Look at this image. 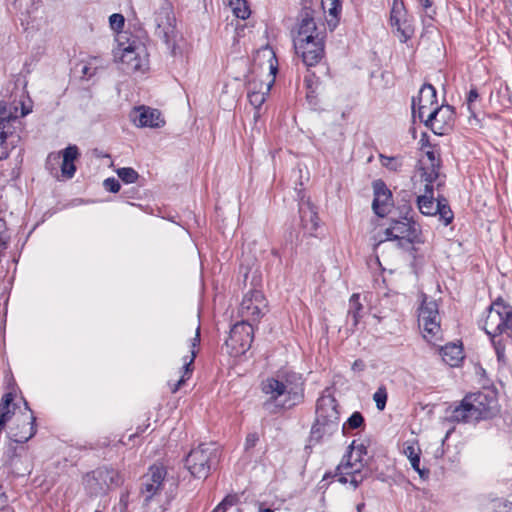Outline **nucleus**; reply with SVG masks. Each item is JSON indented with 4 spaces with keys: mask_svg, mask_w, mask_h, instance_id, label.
<instances>
[{
    "mask_svg": "<svg viewBox=\"0 0 512 512\" xmlns=\"http://www.w3.org/2000/svg\"><path fill=\"white\" fill-rule=\"evenodd\" d=\"M418 323L419 327L422 329L423 337L428 342H433L440 338V316L435 300L423 299L421 307L419 308Z\"/></svg>",
    "mask_w": 512,
    "mask_h": 512,
    "instance_id": "nucleus-11",
    "label": "nucleus"
},
{
    "mask_svg": "<svg viewBox=\"0 0 512 512\" xmlns=\"http://www.w3.org/2000/svg\"><path fill=\"white\" fill-rule=\"evenodd\" d=\"M494 512H512V503L507 501L498 502Z\"/></svg>",
    "mask_w": 512,
    "mask_h": 512,
    "instance_id": "nucleus-45",
    "label": "nucleus"
},
{
    "mask_svg": "<svg viewBox=\"0 0 512 512\" xmlns=\"http://www.w3.org/2000/svg\"><path fill=\"white\" fill-rule=\"evenodd\" d=\"M362 304L360 303L359 294H353L349 300L348 317L352 319L353 325H357L360 319V311Z\"/></svg>",
    "mask_w": 512,
    "mask_h": 512,
    "instance_id": "nucleus-31",
    "label": "nucleus"
},
{
    "mask_svg": "<svg viewBox=\"0 0 512 512\" xmlns=\"http://www.w3.org/2000/svg\"><path fill=\"white\" fill-rule=\"evenodd\" d=\"M374 200L372 208L380 217H384L390 211L392 206V194L382 181H376L373 184Z\"/></svg>",
    "mask_w": 512,
    "mask_h": 512,
    "instance_id": "nucleus-24",
    "label": "nucleus"
},
{
    "mask_svg": "<svg viewBox=\"0 0 512 512\" xmlns=\"http://www.w3.org/2000/svg\"><path fill=\"white\" fill-rule=\"evenodd\" d=\"M363 422L364 418L362 414L360 412H354L343 424L342 431L346 434L349 429H357L361 427Z\"/></svg>",
    "mask_w": 512,
    "mask_h": 512,
    "instance_id": "nucleus-35",
    "label": "nucleus"
},
{
    "mask_svg": "<svg viewBox=\"0 0 512 512\" xmlns=\"http://www.w3.org/2000/svg\"><path fill=\"white\" fill-rule=\"evenodd\" d=\"M386 241L396 242L397 247L404 248L408 244L420 242L419 225L408 218L394 220L390 226L375 236L376 245Z\"/></svg>",
    "mask_w": 512,
    "mask_h": 512,
    "instance_id": "nucleus-8",
    "label": "nucleus"
},
{
    "mask_svg": "<svg viewBox=\"0 0 512 512\" xmlns=\"http://www.w3.org/2000/svg\"><path fill=\"white\" fill-rule=\"evenodd\" d=\"M322 8L324 12L328 13L327 25L329 29L334 30L339 22V15L341 12V0H322Z\"/></svg>",
    "mask_w": 512,
    "mask_h": 512,
    "instance_id": "nucleus-27",
    "label": "nucleus"
},
{
    "mask_svg": "<svg viewBox=\"0 0 512 512\" xmlns=\"http://www.w3.org/2000/svg\"><path fill=\"white\" fill-rule=\"evenodd\" d=\"M14 107H18V106L15 104H8V111H13Z\"/></svg>",
    "mask_w": 512,
    "mask_h": 512,
    "instance_id": "nucleus-52",
    "label": "nucleus"
},
{
    "mask_svg": "<svg viewBox=\"0 0 512 512\" xmlns=\"http://www.w3.org/2000/svg\"><path fill=\"white\" fill-rule=\"evenodd\" d=\"M103 186L107 191L112 192V193H116L120 189V183L115 178L105 179L103 182Z\"/></svg>",
    "mask_w": 512,
    "mask_h": 512,
    "instance_id": "nucleus-43",
    "label": "nucleus"
},
{
    "mask_svg": "<svg viewBox=\"0 0 512 512\" xmlns=\"http://www.w3.org/2000/svg\"><path fill=\"white\" fill-rule=\"evenodd\" d=\"M390 24L396 30L400 42L405 43L413 37L415 31L413 19L407 14L402 2L393 3Z\"/></svg>",
    "mask_w": 512,
    "mask_h": 512,
    "instance_id": "nucleus-15",
    "label": "nucleus"
},
{
    "mask_svg": "<svg viewBox=\"0 0 512 512\" xmlns=\"http://www.w3.org/2000/svg\"><path fill=\"white\" fill-rule=\"evenodd\" d=\"M11 235L7 227V223L0 218V260L10 244Z\"/></svg>",
    "mask_w": 512,
    "mask_h": 512,
    "instance_id": "nucleus-33",
    "label": "nucleus"
},
{
    "mask_svg": "<svg viewBox=\"0 0 512 512\" xmlns=\"http://www.w3.org/2000/svg\"><path fill=\"white\" fill-rule=\"evenodd\" d=\"M254 338V328L251 323L240 321L234 324L225 342L227 353L237 357L244 354L250 347Z\"/></svg>",
    "mask_w": 512,
    "mask_h": 512,
    "instance_id": "nucleus-12",
    "label": "nucleus"
},
{
    "mask_svg": "<svg viewBox=\"0 0 512 512\" xmlns=\"http://www.w3.org/2000/svg\"><path fill=\"white\" fill-rule=\"evenodd\" d=\"M109 23L113 30L119 31L124 26V17L121 14L115 13L109 17Z\"/></svg>",
    "mask_w": 512,
    "mask_h": 512,
    "instance_id": "nucleus-40",
    "label": "nucleus"
},
{
    "mask_svg": "<svg viewBox=\"0 0 512 512\" xmlns=\"http://www.w3.org/2000/svg\"><path fill=\"white\" fill-rule=\"evenodd\" d=\"M353 370L361 371L364 369V363L361 360H356L352 366Z\"/></svg>",
    "mask_w": 512,
    "mask_h": 512,
    "instance_id": "nucleus-49",
    "label": "nucleus"
},
{
    "mask_svg": "<svg viewBox=\"0 0 512 512\" xmlns=\"http://www.w3.org/2000/svg\"><path fill=\"white\" fill-rule=\"evenodd\" d=\"M441 356L446 364L456 367L464 359L462 346L456 343L446 344L441 348Z\"/></svg>",
    "mask_w": 512,
    "mask_h": 512,
    "instance_id": "nucleus-26",
    "label": "nucleus"
},
{
    "mask_svg": "<svg viewBox=\"0 0 512 512\" xmlns=\"http://www.w3.org/2000/svg\"><path fill=\"white\" fill-rule=\"evenodd\" d=\"M233 14L240 19H247L250 16V9L246 0H227Z\"/></svg>",
    "mask_w": 512,
    "mask_h": 512,
    "instance_id": "nucleus-30",
    "label": "nucleus"
},
{
    "mask_svg": "<svg viewBox=\"0 0 512 512\" xmlns=\"http://www.w3.org/2000/svg\"><path fill=\"white\" fill-rule=\"evenodd\" d=\"M366 455V448L362 444L356 445L353 441L349 446V451L343 457L338 466V481L341 483H349L356 488L362 482L361 474L363 457Z\"/></svg>",
    "mask_w": 512,
    "mask_h": 512,
    "instance_id": "nucleus-9",
    "label": "nucleus"
},
{
    "mask_svg": "<svg viewBox=\"0 0 512 512\" xmlns=\"http://www.w3.org/2000/svg\"><path fill=\"white\" fill-rule=\"evenodd\" d=\"M262 391L277 406L292 408L300 404L304 398V382L294 372L278 374L262 383Z\"/></svg>",
    "mask_w": 512,
    "mask_h": 512,
    "instance_id": "nucleus-3",
    "label": "nucleus"
},
{
    "mask_svg": "<svg viewBox=\"0 0 512 512\" xmlns=\"http://www.w3.org/2000/svg\"><path fill=\"white\" fill-rule=\"evenodd\" d=\"M254 118H255V120H257V119L259 118V113H258V112H256V113L254 114Z\"/></svg>",
    "mask_w": 512,
    "mask_h": 512,
    "instance_id": "nucleus-53",
    "label": "nucleus"
},
{
    "mask_svg": "<svg viewBox=\"0 0 512 512\" xmlns=\"http://www.w3.org/2000/svg\"><path fill=\"white\" fill-rule=\"evenodd\" d=\"M454 121V112L450 106H436L427 113L423 120L426 126L437 135H444L451 129Z\"/></svg>",
    "mask_w": 512,
    "mask_h": 512,
    "instance_id": "nucleus-16",
    "label": "nucleus"
},
{
    "mask_svg": "<svg viewBox=\"0 0 512 512\" xmlns=\"http://www.w3.org/2000/svg\"><path fill=\"white\" fill-rule=\"evenodd\" d=\"M254 63L261 68V75L265 74L269 78L266 82L260 83L259 90H257L255 79L248 80V100L255 109H258L265 102L266 96L274 84L278 71V60L274 50L269 46H265L256 52Z\"/></svg>",
    "mask_w": 512,
    "mask_h": 512,
    "instance_id": "nucleus-5",
    "label": "nucleus"
},
{
    "mask_svg": "<svg viewBox=\"0 0 512 512\" xmlns=\"http://www.w3.org/2000/svg\"><path fill=\"white\" fill-rule=\"evenodd\" d=\"M258 68H259V73L257 74V76L251 78V79H255L256 80V82H257V90L260 89V83L261 82H266L269 79L265 74L261 75V68L259 66H258Z\"/></svg>",
    "mask_w": 512,
    "mask_h": 512,
    "instance_id": "nucleus-47",
    "label": "nucleus"
},
{
    "mask_svg": "<svg viewBox=\"0 0 512 512\" xmlns=\"http://www.w3.org/2000/svg\"><path fill=\"white\" fill-rule=\"evenodd\" d=\"M322 36L318 32L316 23L309 10H305L301 14L297 35L294 38V48H302V43L309 39Z\"/></svg>",
    "mask_w": 512,
    "mask_h": 512,
    "instance_id": "nucleus-23",
    "label": "nucleus"
},
{
    "mask_svg": "<svg viewBox=\"0 0 512 512\" xmlns=\"http://www.w3.org/2000/svg\"><path fill=\"white\" fill-rule=\"evenodd\" d=\"M6 138L5 126L0 124V160L8 156V151L4 146Z\"/></svg>",
    "mask_w": 512,
    "mask_h": 512,
    "instance_id": "nucleus-42",
    "label": "nucleus"
},
{
    "mask_svg": "<svg viewBox=\"0 0 512 512\" xmlns=\"http://www.w3.org/2000/svg\"><path fill=\"white\" fill-rule=\"evenodd\" d=\"M422 7L425 11V16L429 19H433V15L435 14V11L432 9V2L430 0H421Z\"/></svg>",
    "mask_w": 512,
    "mask_h": 512,
    "instance_id": "nucleus-46",
    "label": "nucleus"
},
{
    "mask_svg": "<svg viewBox=\"0 0 512 512\" xmlns=\"http://www.w3.org/2000/svg\"><path fill=\"white\" fill-rule=\"evenodd\" d=\"M79 151L77 146L70 145L61 153H50L47 157V167L53 169V165L58 163L62 157L61 173L66 178H72L76 172L74 161L78 158Z\"/></svg>",
    "mask_w": 512,
    "mask_h": 512,
    "instance_id": "nucleus-19",
    "label": "nucleus"
},
{
    "mask_svg": "<svg viewBox=\"0 0 512 512\" xmlns=\"http://www.w3.org/2000/svg\"><path fill=\"white\" fill-rule=\"evenodd\" d=\"M117 175L127 184L134 183L138 179V173L133 168L129 167L119 168L117 170Z\"/></svg>",
    "mask_w": 512,
    "mask_h": 512,
    "instance_id": "nucleus-37",
    "label": "nucleus"
},
{
    "mask_svg": "<svg viewBox=\"0 0 512 512\" xmlns=\"http://www.w3.org/2000/svg\"><path fill=\"white\" fill-rule=\"evenodd\" d=\"M299 214L301 228L305 235L314 236L318 228V216L310 202H301L299 204Z\"/></svg>",
    "mask_w": 512,
    "mask_h": 512,
    "instance_id": "nucleus-25",
    "label": "nucleus"
},
{
    "mask_svg": "<svg viewBox=\"0 0 512 512\" xmlns=\"http://www.w3.org/2000/svg\"><path fill=\"white\" fill-rule=\"evenodd\" d=\"M258 440H259V437H258L257 433H249L245 439V444H244L245 450H249V449H252L253 447H255Z\"/></svg>",
    "mask_w": 512,
    "mask_h": 512,
    "instance_id": "nucleus-44",
    "label": "nucleus"
},
{
    "mask_svg": "<svg viewBox=\"0 0 512 512\" xmlns=\"http://www.w3.org/2000/svg\"><path fill=\"white\" fill-rule=\"evenodd\" d=\"M233 501V498H225L213 512H239Z\"/></svg>",
    "mask_w": 512,
    "mask_h": 512,
    "instance_id": "nucleus-39",
    "label": "nucleus"
},
{
    "mask_svg": "<svg viewBox=\"0 0 512 512\" xmlns=\"http://www.w3.org/2000/svg\"><path fill=\"white\" fill-rule=\"evenodd\" d=\"M440 160L436 150L431 149L425 152L420 160L419 174L416 177L414 186L417 196L419 211L426 216L439 215L444 226L449 225L453 220V212L445 199L434 198L433 183L439 177Z\"/></svg>",
    "mask_w": 512,
    "mask_h": 512,
    "instance_id": "nucleus-1",
    "label": "nucleus"
},
{
    "mask_svg": "<svg viewBox=\"0 0 512 512\" xmlns=\"http://www.w3.org/2000/svg\"><path fill=\"white\" fill-rule=\"evenodd\" d=\"M200 343V327L196 329L194 338L191 340V351L190 355L183 357V365L180 369V378L176 382L169 381V387L172 393L177 392L182 385L185 384L186 380L190 378L193 371V362L197 354V346Z\"/></svg>",
    "mask_w": 512,
    "mask_h": 512,
    "instance_id": "nucleus-21",
    "label": "nucleus"
},
{
    "mask_svg": "<svg viewBox=\"0 0 512 512\" xmlns=\"http://www.w3.org/2000/svg\"><path fill=\"white\" fill-rule=\"evenodd\" d=\"M340 412L334 397L323 395L317 401L316 420L310 433V442L318 444L329 440L339 430Z\"/></svg>",
    "mask_w": 512,
    "mask_h": 512,
    "instance_id": "nucleus-6",
    "label": "nucleus"
},
{
    "mask_svg": "<svg viewBox=\"0 0 512 512\" xmlns=\"http://www.w3.org/2000/svg\"><path fill=\"white\" fill-rule=\"evenodd\" d=\"M21 109L19 110V107H14L13 111H8V103L5 101H0V124L6 126V123H8L12 119H16L18 117L26 116L28 113H30L31 109L26 107L22 102Z\"/></svg>",
    "mask_w": 512,
    "mask_h": 512,
    "instance_id": "nucleus-28",
    "label": "nucleus"
},
{
    "mask_svg": "<svg viewBox=\"0 0 512 512\" xmlns=\"http://www.w3.org/2000/svg\"><path fill=\"white\" fill-rule=\"evenodd\" d=\"M130 117L138 127L160 128L165 124L164 118L157 109L146 106L135 108Z\"/></svg>",
    "mask_w": 512,
    "mask_h": 512,
    "instance_id": "nucleus-22",
    "label": "nucleus"
},
{
    "mask_svg": "<svg viewBox=\"0 0 512 512\" xmlns=\"http://www.w3.org/2000/svg\"><path fill=\"white\" fill-rule=\"evenodd\" d=\"M295 51L302 58L306 66H315L324 54L323 36L304 41L302 48H295Z\"/></svg>",
    "mask_w": 512,
    "mask_h": 512,
    "instance_id": "nucleus-20",
    "label": "nucleus"
},
{
    "mask_svg": "<svg viewBox=\"0 0 512 512\" xmlns=\"http://www.w3.org/2000/svg\"><path fill=\"white\" fill-rule=\"evenodd\" d=\"M267 300L264 294L259 290H253L246 293L240 304L238 313L241 321L247 323L259 322L267 312Z\"/></svg>",
    "mask_w": 512,
    "mask_h": 512,
    "instance_id": "nucleus-13",
    "label": "nucleus"
},
{
    "mask_svg": "<svg viewBox=\"0 0 512 512\" xmlns=\"http://www.w3.org/2000/svg\"><path fill=\"white\" fill-rule=\"evenodd\" d=\"M437 106V96L435 88L430 84H425L419 91L417 98L412 99V114L414 118L423 121L427 113Z\"/></svg>",
    "mask_w": 512,
    "mask_h": 512,
    "instance_id": "nucleus-18",
    "label": "nucleus"
},
{
    "mask_svg": "<svg viewBox=\"0 0 512 512\" xmlns=\"http://www.w3.org/2000/svg\"><path fill=\"white\" fill-rule=\"evenodd\" d=\"M388 393L386 387L381 385L373 394V400L376 404V407L379 411H383L386 407Z\"/></svg>",
    "mask_w": 512,
    "mask_h": 512,
    "instance_id": "nucleus-36",
    "label": "nucleus"
},
{
    "mask_svg": "<svg viewBox=\"0 0 512 512\" xmlns=\"http://www.w3.org/2000/svg\"><path fill=\"white\" fill-rule=\"evenodd\" d=\"M41 3V0H32V5L38 7V5Z\"/></svg>",
    "mask_w": 512,
    "mask_h": 512,
    "instance_id": "nucleus-51",
    "label": "nucleus"
},
{
    "mask_svg": "<svg viewBox=\"0 0 512 512\" xmlns=\"http://www.w3.org/2000/svg\"><path fill=\"white\" fill-rule=\"evenodd\" d=\"M114 59L119 64V69L127 74L144 73L148 68L146 48L137 41L119 43L114 49Z\"/></svg>",
    "mask_w": 512,
    "mask_h": 512,
    "instance_id": "nucleus-7",
    "label": "nucleus"
},
{
    "mask_svg": "<svg viewBox=\"0 0 512 512\" xmlns=\"http://www.w3.org/2000/svg\"><path fill=\"white\" fill-rule=\"evenodd\" d=\"M403 453L409 459L412 468L419 473L421 477L424 475V471L420 469V453L421 450L417 443L405 442L403 445Z\"/></svg>",
    "mask_w": 512,
    "mask_h": 512,
    "instance_id": "nucleus-29",
    "label": "nucleus"
},
{
    "mask_svg": "<svg viewBox=\"0 0 512 512\" xmlns=\"http://www.w3.org/2000/svg\"><path fill=\"white\" fill-rule=\"evenodd\" d=\"M491 341L494 346L498 362L501 364H505L507 360L505 354V344L502 342L501 339L491 338Z\"/></svg>",
    "mask_w": 512,
    "mask_h": 512,
    "instance_id": "nucleus-38",
    "label": "nucleus"
},
{
    "mask_svg": "<svg viewBox=\"0 0 512 512\" xmlns=\"http://www.w3.org/2000/svg\"><path fill=\"white\" fill-rule=\"evenodd\" d=\"M99 68H104L103 60L98 56L90 57L82 68L84 76L90 78L94 76Z\"/></svg>",
    "mask_w": 512,
    "mask_h": 512,
    "instance_id": "nucleus-32",
    "label": "nucleus"
},
{
    "mask_svg": "<svg viewBox=\"0 0 512 512\" xmlns=\"http://www.w3.org/2000/svg\"><path fill=\"white\" fill-rule=\"evenodd\" d=\"M154 22L156 25V34L161 37L173 55H177V47L175 45L176 29L175 17L170 5L161 7L156 13Z\"/></svg>",
    "mask_w": 512,
    "mask_h": 512,
    "instance_id": "nucleus-14",
    "label": "nucleus"
},
{
    "mask_svg": "<svg viewBox=\"0 0 512 512\" xmlns=\"http://www.w3.org/2000/svg\"><path fill=\"white\" fill-rule=\"evenodd\" d=\"M218 449L214 443H202L192 449L186 457V467L197 478H206L216 461Z\"/></svg>",
    "mask_w": 512,
    "mask_h": 512,
    "instance_id": "nucleus-10",
    "label": "nucleus"
},
{
    "mask_svg": "<svg viewBox=\"0 0 512 512\" xmlns=\"http://www.w3.org/2000/svg\"><path fill=\"white\" fill-rule=\"evenodd\" d=\"M9 421V438L16 443L29 441L37 432L36 417L28 402L23 398L14 402L12 392L4 394L0 403V432Z\"/></svg>",
    "mask_w": 512,
    "mask_h": 512,
    "instance_id": "nucleus-2",
    "label": "nucleus"
},
{
    "mask_svg": "<svg viewBox=\"0 0 512 512\" xmlns=\"http://www.w3.org/2000/svg\"><path fill=\"white\" fill-rule=\"evenodd\" d=\"M96 473H97V476L99 478H101L105 482H106V476L111 475L110 476V484H115V485L119 484L118 474L115 471H113V470H111V471H109V470H105V471L99 470Z\"/></svg>",
    "mask_w": 512,
    "mask_h": 512,
    "instance_id": "nucleus-41",
    "label": "nucleus"
},
{
    "mask_svg": "<svg viewBox=\"0 0 512 512\" xmlns=\"http://www.w3.org/2000/svg\"><path fill=\"white\" fill-rule=\"evenodd\" d=\"M259 512H274L271 508L265 507L263 504H259Z\"/></svg>",
    "mask_w": 512,
    "mask_h": 512,
    "instance_id": "nucleus-50",
    "label": "nucleus"
},
{
    "mask_svg": "<svg viewBox=\"0 0 512 512\" xmlns=\"http://www.w3.org/2000/svg\"><path fill=\"white\" fill-rule=\"evenodd\" d=\"M380 162L383 167L387 168L390 171L397 172L402 168L403 161L399 156L388 157L385 155H380Z\"/></svg>",
    "mask_w": 512,
    "mask_h": 512,
    "instance_id": "nucleus-34",
    "label": "nucleus"
},
{
    "mask_svg": "<svg viewBox=\"0 0 512 512\" xmlns=\"http://www.w3.org/2000/svg\"><path fill=\"white\" fill-rule=\"evenodd\" d=\"M165 476L166 471L162 466H152L143 477L141 494L146 503L154 497L161 495Z\"/></svg>",
    "mask_w": 512,
    "mask_h": 512,
    "instance_id": "nucleus-17",
    "label": "nucleus"
},
{
    "mask_svg": "<svg viewBox=\"0 0 512 512\" xmlns=\"http://www.w3.org/2000/svg\"><path fill=\"white\" fill-rule=\"evenodd\" d=\"M499 412L498 400L493 392H477L466 395L454 407L450 419L454 422L471 423L486 420Z\"/></svg>",
    "mask_w": 512,
    "mask_h": 512,
    "instance_id": "nucleus-4",
    "label": "nucleus"
},
{
    "mask_svg": "<svg viewBox=\"0 0 512 512\" xmlns=\"http://www.w3.org/2000/svg\"><path fill=\"white\" fill-rule=\"evenodd\" d=\"M478 98V93L475 89H471L468 94V104L470 105L472 102H474Z\"/></svg>",
    "mask_w": 512,
    "mask_h": 512,
    "instance_id": "nucleus-48",
    "label": "nucleus"
}]
</instances>
